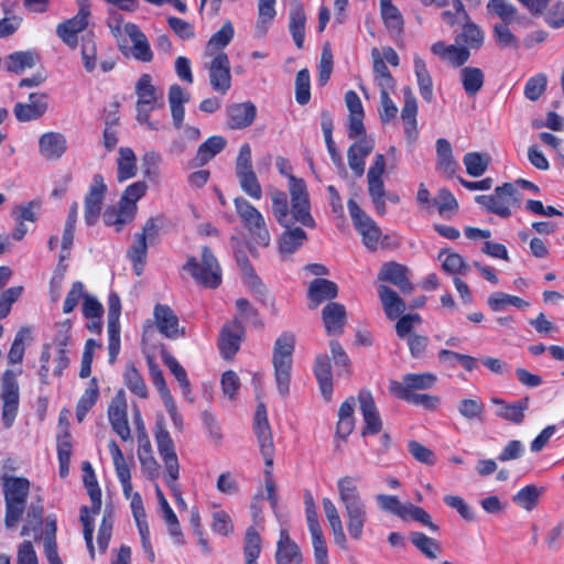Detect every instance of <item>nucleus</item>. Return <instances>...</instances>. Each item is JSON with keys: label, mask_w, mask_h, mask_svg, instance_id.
Instances as JSON below:
<instances>
[{"label": "nucleus", "mask_w": 564, "mask_h": 564, "mask_svg": "<svg viewBox=\"0 0 564 564\" xmlns=\"http://www.w3.org/2000/svg\"><path fill=\"white\" fill-rule=\"evenodd\" d=\"M138 458L140 460L142 473L150 480L160 476V465L152 454V447L147 433L139 435Z\"/></svg>", "instance_id": "c756f323"}, {"label": "nucleus", "mask_w": 564, "mask_h": 564, "mask_svg": "<svg viewBox=\"0 0 564 564\" xmlns=\"http://www.w3.org/2000/svg\"><path fill=\"white\" fill-rule=\"evenodd\" d=\"M227 144L221 135H213L203 142L196 152V156L191 162V166H202L208 163L213 158L220 153Z\"/></svg>", "instance_id": "f704fd0d"}, {"label": "nucleus", "mask_w": 564, "mask_h": 564, "mask_svg": "<svg viewBox=\"0 0 564 564\" xmlns=\"http://www.w3.org/2000/svg\"><path fill=\"white\" fill-rule=\"evenodd\" d=\"M241 189L251 198L260 199L262 197V187L253 170L236 173Z\"/></svg>", "instance_id": "e2e57ef3"}, {"label": "nucleus", "mask_w": 564, "mask_h": 564, "mask_svg": "<svg viewBox=\"0 0 564 564\" xmlns=\"http://www.w3.org/2000/svg\"><path fill=\"white\" fill-rule=\"evenodd\" d=\"M184 270L189 272L193 279L204 286L215 289L221 283L220 267L208 247H204L202 250V263L196 258L191 257L186 261Z\"/></svg>", "instance_id": "6e6552de"}, {"label": "nucleus", "mask_w": 564, "mask_h": 564, "mask_svg": "<svg viewBox=\"0 0 564 564\" xmlns=\"http://www.w3.org/2000/svg\"><path fill=\"white\" fill-rule=\"evenodd\" d=\"M314 375L318 382L322 395L326 401H329L333 394V375L330 358L327 354H319L316 356Z\"/></svg>", "instance_id": "7c9ffc66"}, {"label": "nucleus", "mask_w": 564, "mask_h": 564, "mask_svg": "<svg viewBox=\"0 0 564 564\" xmlns=\"http://www.w3.org/2000/svg\"><path fill=\"white\" fill-rule=\"evenodd\" d=\"M475 200L487 212L502 218L511 216V207L519 206L521 194L512 183L497 186L491 195H478Z\"/></svg>", "instance_id": "423d86ee"}, {"label": "nucleus", "mask_w": 564, "mask_h": 564, "mask_svg": "<svg viewBox=\"0 0 564 564\" xmlns=\"http://www.w3.org/2000/svg\"><path fill=\"white\" fill-rule=\"evenodd\" d=\"M162 360L180 383L183 394L187 397L191 392V383L187 379L186 370L174 356L166 351L162 352Z\"/></svg>", "instance_id": "5fc2aeb1"}, {"label": "nucleus", "mask_w": 564, "mask_h": 564, "mask_svg": "<svg viewBox=\"0 0 564 564\" xmlns=\"http://www.w3.org/2000/svg\"><path fill=\"white\" fill-rule=\"evenodd\" d=\"M543 492V487H536L535 485H527L512 497V501L519 507L528 511H531L538 506Z\"/></svg>", "instance_id": "a18cd8bd"}, {"label": "nucleus", "mask_w": 564, "mask_h": 564, "mask_svg": "<svg viewBox=\"0 0 564 564\" xmlns=\"http://www.w3.org/2000/svg\"><path fill=\"white\" fill-rule=\"evenodd\" d=\"M360 411L365 421L362 436L375 435L382 430V420L376 406L372 394L368 390H361L358 394Z\"/></svg>", "instance_id": "f3484780"}, {"label": "nucleus", "mask_w": 564, "mask_h": 564, "mask_svg": "<svg viewBox=\"0 0 564 564\" xmlns=\"http://www.w3.org/2000/svg\"><path fill=\"white\" fill-rule=\"evenodd\" d=\"M243 334L245 328L237 318L223 326L218 338V348L225 359H230L237 354Z\"/></svg>", "instance_id": "ddd939ff"}, {"label": "nucleus", "mask_w": 564, "mask_h": 564, "mask_svg": "<svg viewBox=\"0 0 564 564\" xmlns=\"http://www.w3.org/2000/svg\"><path fill=\"white\" fill-rule=\"evenodd\" d=\"M414 70L417 78V85L422 98L425 101L431 102L433 100L432 78L427 70L425 62L419 56H415L414 58Z\"/></svg>", "instance_id": "49530a36"}, {"label": "nucleus", "mask_w": 564, "mask_h": 564, "mask_svg": "<svg viewBox=\"0 0 564 564\" xmlns=\"http://www.w3.org/2000/svg\"><path fill=\"white\" fill-rule=\"evenodd\" d=\"M43 506L39 501L37 503H31L28 508L25 523L22 527L21 534L30 535L34 534L37 539L41 534L42 519H43Z\"/></svg>", "instance_id": "09e8293b"}, {"label": "nucleus", "mask_w": 564, "mask_h": 564, "mask_svg": "<svg viewBox=\"0 0 564 564\" xmlns=\"http://www.w3.org/2000/svg\"><path fill=\"white\" fill-rule=\"evenodd\" d=\"M137 158L132 149L120 148L119 156L117 159V178L119 182H124L137 175Z\"/></svg>", "instance_id": "a19ab883"}, {"label": "nucleus", "mask_w": 564, "mask_h": 564, "mask_svg": "<svg viewBox=\"0 0 564 564\" xmlns=\"http://www.w3.org/2000/svg\"><path fill=\"white\" fill-rule=\"evenodd\" d=\"M436 380V376L432 372L408 373L402 377V381L390 382V392L397 395L411 393L414 390H427L434 387Z\"/></svg>", "instance_id": "a211bd4d"}, {"label": "nucleus", "mask_w": 564, "mask_h": 564, "mask_svg": "<svg viewBox=\"0 0 564 564\" xmlns=\"http://www.w3.org/2000/svg\"><path fill=\"white\" fill-rule=\"evenodd\" d=\"M410 539L413 545L429 558H436L441 552L440 543L422 532H412Z\"/></svg>", "instance_id": "13d9d810"}, {"label": "nucleus", "mask_w": 564, "mask_h": 564, "mask_svg": "<svg viewBox=\"0 0 564 564\" xmlns=\"http://www.w3.org/2000/svg\"><path fill=\"white\" fill-rule=\"evenodd\" d=\"M30 481L24 477L8 476L3 479V494L6 500L4 522L8 528L17 525L21 519L30 491Z\"/></svg>", "instance_id": "39448f33"}, {"label": "nucleus", "mask_w": 564, "mask_h": 564, "mask_svg": "<svg viewBox=\"0 0 564 564\" xmlns=\"http://www.w3.org/2000/svg\"><path fill=\"white\" fill-rule=\"evenodd\" d=\"M368 192L372 204L379 215H384L387 212L386 206V189L382 177H367Z\"/></svg>", "instance_id": "864d4df0"}, {"label": "nucleus", "mask_w": 564, "mask_h": 564, "mask_svg": "<svg viewBox=\"0 0 564 564\" xmlns=\"http://www.w3.org/2000/svg\"><path fill=\"white\" fill-rule=\"evenodd\" d=\"M234 204L241 223L254 242L262 247L269 246L271 236L262 214L243 197H236Z\"/></svg>", "instance_id": "0eeeda50"}, {"label": "nucleus", "mask_w": 564, "mask_h": 564, "mask_svg": "<svg viewBox=\"0 0 564 564\" xmlns=\"http://www.w3.org/2000/svg\"><path fill=\"white\" fill-rule=\"evenodd\" d=\"M147 188L148 185L145 182H134L124 189L119 204L126 209H131L132 214L135 216L138 209L137 202L145 195Z\"/></svg>", "instance_id": "3c124183"}, {"label": "nucleus", "mask_w": 564, "mask_h": 564, "mask_svg": "<svg viewBox=\"0 0 564 564\" xmlns=\"http://www.w3.org/2000/svg\"><path fill=\"white\" fill-rule=\"evenodd\" d=\"M47 96L45 94L32 93L29 102H17L13 112L18 121L28 122L41 118L47 110Z\"/></svg>", "instance_id": "aec40b11"}, {"label": "nucleus", "mask_w": 564, "mask_h": 564, "mask_svg": "<svg viewBox=\"0 0 564 564\" xmlns=\"http://www.w3.org/2000/svg\"><path fill=\"white\" fill-rule=\"evenodd\" d=\"M121 302L117 293L111 292L108 296V350L109 362H115L120 351V323Z\"/></svg>", "instance_id": "9d476101"}, {"label": "nucleus", "mask_w": 564, "mask_h": 564, "mask_svg": "<svg viewBox=\"0 0 564 564\" xmlns=\"http://www.w3.org/2000/svg\"><path fill=\"white\" fill-rule=\"evenodd\" d=\"M228 126L231 129H245L252 124L257 108L250 102L231 104L226 108Z\"/></svg>", "instance_id": "bb28decb"}, {"label": "nucleus", "mask_w": 564, "mask_h": 564, "mask_svg": "<svg viewBox=\"0 0 564 564\" xmlns=\"http://www.w3.org/2000/svg\"><path fill=\"white\" fill-rule=\"evenodd\" d=\"M380 7L387 29L391 32L400 33L403 29V19L399 9L392 4L391 0H380Z\"/></svg>", "instance_id": "8fccbe9b"}, {"label": "nucleus", "mask_w": 564, "mask_h": 564, "mask_svg": "<svg viewBox=\"0 0 564 564\" xmlns=\"http://www.w3.org/2000/svg\"><path fill=\"white\" fill-rule=\"evenodd\" d=\"M253 430L258 440L260 453L264 459V465L267 468H271L273 465L275 448L272 431L268 422L265 405L263 403H260L257 406Z\"/></svg>", "instance_id": "1a4fd4ad"}, {"label": "nucleus", "mask_w": 564, "mask_h": 564, "mask_svg": "<svg viewBox=\"0 0 564 564\" xmlns=\"http://www.w3.org/2000/svg\"><path fill=\"white\" fill-rule=\"evenodd\" d=\"M378 295L383 311L389 319L399 317L405 311V303L401 296L387 285H379Z\"/></svg>", "instance_id": "e433bc0d"}, {"label": "nucleus", "mask_w": 564, "mask_h": 564, "mask_svg": "<svg viewBox=\"0 0 564 564\" xmlns=\"http://www.w3.org/2000/svg\"><path fill=\"white\" fill-rule=\"evenodd\" d=\"M463 162L470 176L479 177L488 169L489 156L479 152H468L464 155Z\"/></svg>", "instance_id": "680f3d73"}, {"label": "nucleus", "mask_w": 564, "mask_h": 564, "mask_svg": "<svg viewBox=\"0 0 564 564\" xmlns=\"http://www.w3.org/2000/svg\"><path fill=\"white\" fill-rule=\"evenodd\" d=\"M358 481L359 477L351 476L337 480L338 497L345 511L347 531L355 541L362 539L364 528L368 521L367 503L358 489Z\"/></svg>", "instance_id": "f257e3e1"}, {"label": "nucleus", "mask_w": 564, "mask_h": 564, "mask_svg": "<svg viewBox=\"0 0 564 564\" xmlns=\"http://www.w3.org/2000/svg\"><path fill=\"white\" fill-rule=\"evenodd\" d=\"M108 448L111 454L115 469H116V475H117L120 484L131 481L130 468H129L128 464L126 463L124 456H123L120 447L116 443V441H110L108 444Z\"/></svg>", "instance_id": "69168bd1"}, {"label": "nucleus", "mask_w": 564, "mask_h": 564, "mask_svg": "<svg viewBox=\"0 0 564 564\" xmlns=\"http://www.w3.org/2000/svg\"><path fill=\"white\" fill-rule=\"evenodd\" d=\"M155 442L159 454L164 463L166 474H171L173 477H175V474L180 471V464L175 452L174 442L169 431L162 424H156Z\"/></svg>", "instance_id": "2eb2a0df"}, {"label": "nucleus", "mask_w": 564, "mask_h": 564, "mask_svg": "<svg viewBox=\"0 0 564 564\" xmlns=\"http://www.w3.org/2000/svg\"><path fill=\"white\" fill-rule=\"evenodd\" d=\"M106 189L102 176L94 175L89 192L85 197V221L88 226L95 225L99 218Z\"/></svg>", "instance_id": "4468645a"}, {"label": "nucleus", "mask_w": 564, "mask_h": 564, "mask_svg": "<svg viewBox=\"0 0 564 564\" xmlns=\"http://www.w3.org/2000/svg\"><path fill=\"white\" fill-rule=\"evenodd\" d=\"M322 503L325 517L334 535L335 544L338 545L341 550H347V536L344 532L343 522L335 503L329 498H324Z\"/></svg>", "instance_id": "473e14b6"}, {"label": "nucleus", "mask_w": 564, "mask_h": 564, "mask_svg": "<svg viewBox=\"0 0 564 564\" xmlns=\"http://www.w3.org/2000/svg\"><path fill=\"white\" fill-rule=\"evenodd\" d=\"M2 421L6 427H11L19 406V391L15 383H7L2 393Z\"/></svg>", "instance_id": "58836bf2"}, {"label": "nucleus", "mask_w": 564, "mask_h": 564, "mask_svg": "<svg viewBox=\"0 0 564 564\" xmlns=\"http://www.w3.org/2000/svg\"><path fill=\"white\" fill-rule=\"evenodd\" d=\"M148 254V242L144 235H134V241L127 251V257L132 262L134 273L142 274Z\"/></svg>", "instance_id": "79ce46f5"}, {"label": "nucleus", "mask_w": 564, "mask_h": 564, "mask_svg": "<svg viewBox=\"0 0 564 564\" xmlns=\"http://www.w3.org/2000/svg\"><path fill=\"white\" fill-rule=\"evenodd\" d=\"M322 319L328 336H340L347 322L345 306L337 302L327 303L322 311Z\"/></svg>", "instance_id": "4be33fe9"}, {"label": "nucleus", "mask_w": 564, "mask_h": 564, "mask_svg": "<svg viewBox=\"0 0 564 564\" xmlns=\"http://www.w3.org/2000/svg\"><path fill=\"white\" fill-rule=\"evenodd\" d=\"M270 197L272 200V214L276 221L281 226L289 228V223H292L290 218V214L292 215V208L289 209L286 194L283 191L274 188L270 192Z\"/></svg>", "instance_id": "c03bdc74"}, {"label": "nucleus", "mask_w": 564, "mask_h": 564, "mask_svg": "<svg viewBox=\"0 0 564 564\" xmlns=\"http://www.w3.org/2000/svg\"><path fill=\"white\" fill-rule=\"evenodd\" d=\"M67 150V140L63 133L45 132L39 139V152L48 161L59 160Z\"/></svg>", "instance_id": "5701e85b"}, {"label": "nucleus", "mask_w": 564, "mask_h": 564, "mask_svg": "<svg viewBox=\"0 0 564 564\" xmlns=\"http://www.w3.org/2000/svg\"><path fill=\"white\" fill-rule=\"evenodd\" d=\"M137 100V121L145 124L150 130H159V123L150 120V115L158 108L164 106L163 91L152 84V77L143 74L135 84Z\"/></svg>", "instance_id": "7ed1b4c3"}, {"label": "nucleus", "mask_w": 564, "mask_h": 564, "mask_svg": "<svg viewBox=\"0 0 564 564\" xmlns=\"http://www.w3.org/2000/svg\"><path fill=\"white\" fill-rule=\"evenodd\" d=\"M274 4L275 0H259V18L256 25L259 36H262L267 33L269 24L272 22L276 14Z\"/></svg>", "instance_id": "0e129e2a"}, {"label": "nucleus", "mask_w": 564, "mask_h": 564, "mask_svg": "<svg viewBox=\"0 0 564 564\" xmlns=\"http://www.w3.org/2000/svg\"><path fill=\"white\" fill-rule=\"evenodd\" d=\"M491 403L497 405L495 412L496 416L519 425L524 421L525 411L529 409L530 404V398L523 397L518 401L507 402L501 398L495 397L491 398Z\"/></svg>", "instance_id": "6ab92c4d"}, {"label": "nucleus", "mask_w": 564, "mask_h": 564, "mask_svg": "<svg viewBox=\"0 0 564 564\" xmlns=\"http://www.w3.org/2000/svg\"><path fill=\"white\" fill-rule=\"evenodd\" d=\"M338 295V286L335 282L317 278L308 286L307 296L311 301L308 307L315 310L321 303L330 301Z\"/></svg>", "instance_id": "c85d7f7f"}, {"label": "nucleus", "mask_w": 564, "mask_h": 564, "mask_svg": "<svg viewBox=\"0 0 564 564\" xmlns=\"http://www.w3.org/2000/svg\"><path fill=\"white\" fill-rule=\"evenodd\" d=\"M487 10L489 13L497 15L501 23H512L518 12L509 0H489Z\"/></svg>", "instance_id": "338daca9"}, {"label": "nucleus", "mask_w": 564, "mask_h": 564, "mask_svg": "<svg viewBox=\"0 0 564 564\" xmlns=\"http://www.w3.org/2000/svg\"><path fill=\"white\" fill-rule=\"evenodd\" d=\"M87 494L91 501V507L83 506L80 508V522L84 529V539L89 550L90 557H95V549L93 543L94 534V516L98 514L101 509V490L99 486L86 487Z\"/></svg>", "instance_id": "9b49d317"}, {"label": "nucleus", "mask_w": 564, "mask_h": 564, "mask_svg": "<svg viewBox=\"0 0 564 564\" xmlns=\"http://www.w3.org/2000/svg\"><path fill=\"white\" fill-rule=\"evenodd\" d=\"M276 564H303L299 545L290 538L286 529L280 531L275 552Z\"/></svg>", "instance_id": "a878e982"}, {"label": "nucleus", "mask_w": 564, "mask_h": 564, "mask_svg": "<svg viewBox=\"0 0 564 564\" xmlns=\"http://www.w3.org/2000/svg\"><path fill=\"white\" fill-rule=\"evenodd\" d=\"M153 316L159 332L169 339H176L185 335L184 328L180 327L178 317L166 304H156Z\"/></svg>", "instance_id": "dca6fc26"}, {"label": "nucleus", "mask_w": 564, "mask_h": 564, "mask_svg": "<svg viewBox=\"0 0 564 564\" xmlns=\"http://www.w3.org/2000/svg\"><path fill=\"white\" fill-rule=\"evenodd\" d=\"M99 390L96 379H93L80 397L76 405V419L78 422H83L88 411L94 406L98 399Z\"/></svg>", "instance_id": "6e6d98bb"}, {"label": "nucleus", "mask_w": 564, "mask_h": 564, "mask_svg": "<svg viewBox=\"0 0 564 564\" xmlns=\"http://www.w3.org/2000/svg\"><path fill=\"white\" fill-rule=\"evenodd\" d=\"M484 31L479 25L468 19H463V30L457 41L464 42L469 48L478 50L484 44Z\"/></svg>", "instance_id": "de8ad7c7"}, {"label": "nucleus", "mask_w": 564, "mask_h": 564, "mask_svg": "<svg viewBox=\"0 0 564 564\" xmlns=\"http://www.w3.org/2000/svg\"><path fill=\"white\" fill-rule=\"evenodd\" d=\"M291 225L292 223H289V228H285L279 238V252L282 258L293 254L307 239L306 232L302 228H292Z\"/></svg>", "instance_id": "72a5a7b5"}, {"label": "nucleus", "mask_w": 564, "mask_h": 564, "mask_svg": "<svg viewBox=\"0 0 564 564\" xmlns=\"http://www.w3.org/2000/svg\"><path fill=\"white\" fill-rule=\"evenodd\" d=\"M306 14L303 4L294 2L290 8L289 31L297 48H302L305 40Z\"/></svg>", "instance_id": "c9c22d12"}, {"label": "nucleus", "mask_w": 564, "mask_h": 564, "mask_svg": "<svg viewBox=\"0 0 564 564\" xmlns=\"http://www.w3.org/2000/svg\"><path fill=\"white\" fill-rule=\"evenodd\" d=\"M510 23H496L492 29L494 37L500 48L518 50L519 39L509 29Z\"/></svg>", "instance_id": "774afa93"}, {"label": "nucleus", "mask_w": 564, "mask_h": 564, "mask_svg": "<svg viewBox=\"0 0 564 564\" xmlns=\"http://www.w3.org/2000/svg\"><path fill=\"white\" fill-rule=\"evenodd\" d=\"M294 347L295 337L292 333L288 332L278 337L273 347L272 364L274 367V378L278 391L282 397H286L290 391Z\"/></svg>", "instance_id": "20e7f679"}, {"label": "nucleus", "mask_w": 564, "mask_h": 564, "mask_svg": "<svg viewBox=\"0 0 564 564\" xmlns=\"http://www.w3.org/2000/svg\"><path fill=\"white\" fill-rule=\"evenodd\" d=\"M488 305L494 312H500L503 311L508 305L525 308L529 306V303L516 295H510L503 292H495L488 297Z\"/></svg>", "instance_id": "4d7b16f0"}, {"label": "nucleus", "mask_w": 564, "mask_h": 564, "mask_svg": "<svg viewBox=\"0 0 564 564\" xmlns=\"http://www.w3.org/2000/svg\"><path fill=\"white\" fill-rule=\"evenodd\" d=\"M373 150V141L367 138L352 143L347 151L348 165L356 177H361L365 173V160Z\"/></svg>", "instance_id": "cd10ccee"}, {"label": "nucleus", "mask_w": 564, "mask_h": 564, "mask_svg": "<svg viewBox=\"0 0 564 564\" xmlns=\"http://www.w3.org/2000/svg\"><path fill=\"white\" fill-rule=\"evenodd\" d=\"M123 378L127 388L132 393L142 399H145L148 397L147 384L133 364L127 366Z\"/></svg>", "instance_id": "bf43d9fd"}, {"label": "nucleus", "mask_w": 564, "mask_h": 564, "mask_svg": "<svg viewBox=\"0 0 564 564\" xmlns=\"http://www.w3.org/2000/svg\"><path fill=\"white\" fill-rule=\"evenodd\" d=\"M375 82L381 91H392L395 88V80L392 77L384 59L379 55L377 48L372 51Z\"/></svg>", "instance_id": "ea45409f"}, {"label": "nucleus", "mask_w": 564, "mask_h": 564, "mask_svg": "<svg viewBox=\"0 0 564 564\" xmlns=\"http://www.w3.org/2000/svg\"><path fill=\"white\" fill-rule=\"evenodd\" d=\"M275 164L279 172L288 176L290 182L289 192L292 202V220L301 223L305 227L314 228L316 224L311 215V204L305 182L291 173L292 167L285 158H278Z\"/></svg>", "instance_id": "f03ea898"}, {"label": "nucleus", "mask_w": 564, "mask_h": 564, "mask_svg": "<svg viewBox=\"0 0 564 564\" xmlns=\"http://www.w3.org/2000/svg\"><path fill=\"white\" fill-rule=\"evenodd\" d=\"M460 82L465 93L473 97L482 88L485 74L479 67L466 66L460 69Z\"/></svg>", "instance_id": "37998d69"}, {"label": "nucleus", "mask_w": 564, "mask_h": 564, "mask_svg": "<svg viewBox=\"0 0 564 564\" xmlns=\"http://www.w3.org/2000/svg\"><path fill=\"white\" fill-rule=\"evenodd\" d=\"M40 61V56L33 51H19L9 54L4 61V69L11 73L20 74L28 68H32Z\"/></svg>", "instance_id": "4c0bfd02"}, {"label": "nucleus", "mask_w": 564, "mask_h": 564, "mask_svg": "<svg viewBox=\"0 0 564 564\" xmlns=\"http://www.w3.org/2000/svg\"><path fill=\"white\" fill-rule=\"evenodd\" d=\"M404 105L401 110V118L404 122V132L410 142L417 138V102L410 87L403 88Z\"/></svg>", "instance_id": "b1692460"}, {"label": "nucleus", "mask_w": 564, "mask_h": 564, "mask_svg": "<svg viewBox=\"0 0 564 564\" xmlns=\"http://www.w3.org/2000/svg\"><path fill=\"white\" fill-rule=\"evenodd\" d=\"M131 209H126L119 204L118 208H108L104 213V223L107 226H115L116 231H120L126 224L134 219Z\"/></svg>", "instance_id": "052dcab7"}, {"label": "nucleus", "mask_w": 564, "mask_h": 564, "mask_svg": "<svg viewBox=\"0 0 564 564\" xmlns=\"http://www.w3.org/2000/svg\"><path fill=\"white\" fill-rule=\"evenodd\" d=\"M234 25L230 21H227L207 42L206 54L212 55L215 51L226 47L234 39Z\"/></svg>", "instance_id": "603ef678"}, {"label": "nucleus", "mask_w": 564, "mask_h": 564, "mask_svg": "<svg viewBox=\"0 0 564 564\" xmlns=\"http://www.w3.org/2000/svg\"><path fill=\"white\" fill-rule=\"evenodd\" d=\"M209 83L215 91L226 94L231 86L230 62L225 52H219L212 59L209 67Z\"/></svg>", "instance_id": "f8f14e48"}, {"label": "nucleus", "mask_w": 564, "mask_h": 564, "mask_svg": "<svg viewBox=\"0 0 564 564\" xmlns=\"http://www.w3.org/2000/svg\"><path fill=\"white\" fill-rule=\"evenodd\" d=\"M88 19L85 18L84 10L78 11L75 17L68 19L56 26V34L70 48H75L78 43L77 34L86 29Z\"/></svg>", "instance_id": "393cba45"}, {"label": "nucleus", "mask_w": 564, "mask_h": 564, "mask_svg": "<svg viewBox=\"0 0 564 564\" xmlns=\"http://www.w3.org/2000/svg\"><path fill=\"white\" fill-rule=\"evenodd\" d=\"M458 169V163L453 156L452 145L446 139L436 141V171L443 176L451 178Z\"/></svg>", "instance_id": "2f4dec72"}, {"label": "nucleus", "mask_w": 564, "mask_h": 564, "mask_svg": "<svg viewBox=\"0 0 564 564\" xmlns=\"http://www.w3.org/2000/svg\"><path fill=\"white\" fill-rule=\"evenodd\" d=\"M378 279L395 285L404 294H411L414 290V285L408 276L406 267L398 262L384 263L379 271Z\"/></svg>", "instance_id": "412c9836"}]
</instances>
